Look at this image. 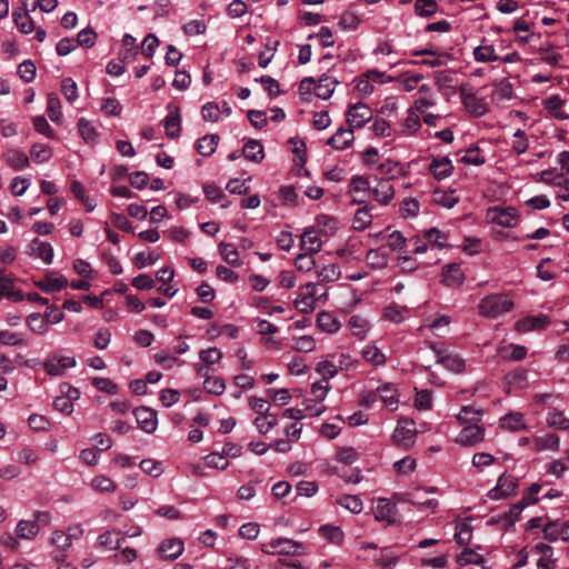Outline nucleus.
I'll return each mask as SVG.
<instances>
[{"mask_svg": "<svg viewBox=\"0 0 569 569\" xmlns=\"http://www.w3.org/2000/svg\"><path fill=\"white\" fill-rule=\"evenodd\" d=\"M513 302L506 295H490L485 297L479 303V310L482 316L497 318L502 313L509 312Z\"/></svg>", "mask_w": 569, "mask_h": 569, "instance_id": "1", "label": "nucleus"}, {"mask_svg": "<svg viewBox=\"0 0 569 569\" xmlns=\"http://www.w3.org/2000/svg\"><path fill=\"white\" fill-rule=\"evenodd\" d=\"M77 366V360L73 357L60 356L51 353L43 362V369L49 376H62L64 371Z\"/></svg>", "mask_w": 569, "mask_h": 569, "instance_id": "2", "label": "nucleus"}, {"mask_svg": "<svg viewBox=\"0 0 569 569\" xmlns=\"http://www.w3.org/2000/svg\"><path fill=\"white\" fill-rule=\"evenodd\" d=\"M409 425L413 426V420L407 418L399 420V423L392 433V441L396 446L408 449L415 443L417 432L415 429L408 428L407 426Z\"/></svg>", "mask_w": 569, "mask_h": 569, "instance_id": "3", "label": "nucleus"}, {"mask_svg": "<svg viewBox=\"0 0 569 569\" xmlns=\"http://www.w3.org/2000/svg\"><path fill=\"white\" fill-rule=\"evenodd\" d=\"M518 487V479L510 475H501L496 487L489 490L488 497L493 500L508 498Z\"/></svg>", "mask_w": 569, "mask_h": 569, "instance_id": "4", "label": "nucleus"}, {"mask_svg": "<svg viewBox=\"0 0 569 569\" xmlns=\"http://www.w3.org/2000/svg\"><path fill=\"white\" fill-rule=\"evenodd\" d=\"M431 350L437 357V362L442 365L446 369L460 373L465 369V361L453 353H448L446 350L438 348L435 343L429 345Z\"/></svg>", "mask_w": 569, "mask_h": 569, "instance_id": "5", "label": "nucleus"}, {"mask_svg": "<svg viewBox=\"0 0 569 569\" xmlns=\"http://www.w3.org/2000/svg\"><path fill=\"white\" fill-rule=\"evenodd\" d=\"M488 216L490 217L491 222L506 227L511 228L517 224L518 221V214L515 208L508 207V208H499L495 207L489 209Z\"/></svg>", "mask_w": 569, "mask_h": 569, "instance_id": "6", "label": "nucleus"}, {"mask_svg": "<svg viewBox=\"0 0 569 569\" xmlns=\"http://www.w3.org/2000/svg\"><path fill=\"white\" fill-rule=\"evenodd\" d=\"M371 109L363 103L352 104L347 111V122L352 128H361L371 119Z\"/></svg>", "mask_w": 569, "mask_h": 569, "instance_id": "7", "label": "nucleus"}, {"mask_svg": "<svg viewBox=\"0 0 569 569\" xmlns=\"http://www.w3.org/2000/svg\"><path fill=\"white\" fill-rule=\"evenodd\" d=\"M138 426L147 433H152L157 429V412L147 407H138L133 410Z\"/></svg>", "mask_w": 569, "mask_h": 569, "instance_id": "8", "label": "nucleus"}, {"mask_svg": "<svg viewBox=\"0 0 569 569\" xmlns=\"http://www.w3.org/2000/svg\"><path fill=\"white\" fill-rule=\"evenodd\" d=\"M483 429L477 423H470L462 428L456 438V442L467 447H473L483 439Z\"/></svg>", "mask_w": 569, "mask_h": 569, "instance_id": "9", "label": "nucleus"}, {"mask_svg": "<svg viewBox=\"0 0 569 569\" xmlns=\"http://www.w3.org/2000/svg\"><path fill=\"white\" fill-rule=\"evenodd\" d=\"M525 508L526 502H517L512 505L507 512L499 515L497 518H492L490 522L500 525L503 530H509L515 526L516 521L519 520Z\"/></svg>", "mask_w": 569, "mask_h": 569, "instance_id": "10", "label": "nucleus"}, {"mask_svg": "<svg viewBox=\"0 0 569 569\" xmlns=\"http://www.w3.org/2000/svg\"><path fill=\"white\" fill-rule=\"evenodd\" d=\"M67 284V279L61 274L58 276L54 271L47 272L42 280L36 282V286L46 293L59 292Z\"/></svg>", "mask_w": 569, "mask_h": 569, "instance_id": "11", "label": "nucleus"}, {"mask_svg": "<svg viewBox=\"0 0 569 569\" xmlns=\"http://www.w3.org/2000/svg\"><path fill=\"white\" fill-rule=\"evenodd\" d=\"M269 546L272 549V552H277L279 555L298 556L305 552V547L300 542L286 538L272 540Z\"/></svg>", "mask_w": 569, "mask_h": 569, "instance_id": "12", "label": "nucleus"}, {"mask_svg": "<svg viewBox=\"0 0 569 569\" xmlns=\"http://www.w3.org/2000/svg\"><path fill=\"white\" fill-rule=\"evenodd\" d=\"M169 114L163 120V126L166 129V134L169 138H177L180 134L181 130V117L179 107L173 104H168Z\"/></svg>", "mask_w": 569, "mask_h": 569, "instance_id": "13", "label": "nucleus"}, {"mask_svg": "<svg viewBox=\"0 0 569 569\" xmlns=\"http://www.w3.org/2000/svg\"><path fill=\"white\" fill-rule=\"evenodd\" d=\"M460 97L465 108L475 117H481L488 111L485 100L477 98L475 93H467L461 89Z\"/></svg>", "mask_w": 569, "mask_h": 569, "instance_id": "14", "label": "nucleus"}, {"mask_svg": "<svg viewBox=\"0 0 569 569\" xmlns=\"http://www.w3.org/2000/svg\"><path fill=\"white\" fill-rule=\"evenodd\" d=\"M442 282L449 287L462 284L465 274L457 262H451L442 267Z\"/></svg>", "mask_w": 569, "mask_h": 569, "instance_id": "15", "label": "nucleus"}, {"mask_svg": "<svg viewBox=\"0 0 569 569\" xmlns=\"http://www.w3.org/2000/svg\"><path fill=\"white\" fill-rule=\"evenodd\" d=\"M27 253L37 256L42 259L44 263L50 264L53 260V248L50 243L40 241L34 238L28 246Z\"/></svg>", "mask_w": 569, "mask_h": 569, "instance_id": "16", "label": "nucleus"}, {"mask_svg": "<svg viewBox=\"0 0 569 569\" xmlns=\"http://www.w3.org/2000/svg\"><path fill=\"white\" fill-rule=\"evenodd\" d=\"M370 192L381 204H388L395 196L393 186L388 179H380L376 187L370 188Z\"/></svg>", "mask_w": 569, "mask_h": 569, "instance_id": "17", "label": "nucleus"}, {"mask_svg": "<svg viewBox=\"0 0 569 569\" xmlns=\"http://www.w3.org/2000/svg\"><path fill=\"white\" fill-rule=\"evenodd\" d=\"M429 171L432 173L435 179L442 180L452 174L453 164L448 157L433 159L429 164Z\"/></svg>", "mask_w": 569, "mask_h": 569, "instance_id": "18", "label": "nucleus"}, {"mask_svg": "<svg viewBox=\"0 0 569 569\" xmlns=\"http://www.w3.org/2000/svg\"><path fill=\"white\" fill-rule=\"evenodd\" d=\"M353 130L339 128L337 132L327 141V144L333 149L343 150L348 148L353 141Z\"/></svg>", "mask_w": 569, "mask_h": 569, "instance_id": "19", "label": "nucleus"}, {"mask_svg": "<svg viewBox=\"0 0 569 569\" xmlns=\"http://www.w3.org/2000/svg\"><path fill=\"white\" fill-rule=\"evenodd\" d=\"M396 505L391 503L388 499L381 498L375 509V518L379 521L395 522Z\"/></svg>", "mask_w": 569, "mask_h": 569, "instance_id": "20", "label": "nucleus"}, {"mask_svg": "<svg viewBox=\"0 0 569 569\" xmlns=\"http://www.w3.org/2000/svg\"><path fill=\"white\" fill-rule=\"evenodd\" d=\"M124 538L117 530H107L98 537V546L109 550L120 549Z\"/></svg>", "mask_w": 569, "mask_h": 569, "instance_id": "21", "label": "nucleus"}, {"mask_svg": "<svg viewBox=\"0 0 569 569\" xmlns=\"http://www.w3.org/2000/svg\"><path fill=\"white\" fill-rule=\"evenodd\" d=\"M12 18L20 32L28 34L34 30V22L24 9L13 10Z\"/></svg>", "mask_w": 569, "mask_h": 569, "instance_id": "22", "label": "nucleus"}, {"mask_svg": "<svg viewBox=\"0 0 569 569\" xmlns=\"http://www.w3.org/2000/svg\"><path fill=\"white\" fill-rule=\"evenodd\" d=\"M550 322L547 316L527 317L516 323L519 331H531L543 329Z\"/></svg>", "mask_w": 569, "mask_h": 569, "instance_id": "23", "label": "nucleus"}, {"mask_svg": "<svg viewBox=\"0 0 569 569\" xmlns=\"http://www.w3.org/2000/svg\"><path fill=\"white\" fill-rule=\"evenodd\" d=\"M242 154L247 160L259 163L264 158L263 146L258 140L250 139L244 143Z\"/></svg>", "mask_w": 569, "mask_h": 569, "instance_id": "24", "label": "nucleus"}, {"mask_svg": "<svg viewBox=\"0 0 569 569\" xmlns=\"http://www.w3.org/2000/svg\"><path fill=\"white\" fill-rule=\"evenodd\" d=\"M158 551L164 559L173 560L177 559L183 551V543L178 539H170L162 542Z\"/></svg>", "mask_w": 569, "mask_h": 569, "instance_id": "25", "label": "nucleus"}, {"mask_svg": "<svg viewBox=\"0 0 569 569\" xmlns=\"http://www.w3.org/2000/svg\"><path fill=\"white\" fill-rule=\"evenodd\" d=\"M219 140L218 134H206L197 141L196 150L199 154L209 157L216 151Z\"/></svg>", "mask_w": 569, "mask_h": 569, "instance_id": "26", "label": "nucleus"}, {"mask_svg": "<svg viewBox=\"0 0 569 569\" xmlns=\"http://www.w3.org/2000/svg\"><path fill=\"white\" fill-rule=\"evenodd\" d=\"M0 295L12 300L22 301L23 295L20 290L13 289V280L0 271Z\"/></svg>", "mask_w": 569, "mask_h": 569, "instance_id": "27", "label": "nucleus"}, {"mask_svg": "<svg viewBox=\"0 0 569 569\" xmlns=\"http://www.w3.org/2000/svg\"><path fill=\"white\" fill-rule=\"evenodd\" d=\"M378 398L391 410H396L398 406L397 390L393 385L386 383L379 387L376 391Z\"/></svg>", "mask_w": 569, "mask_h": 569, "instance_id": "28", "label": "nucleus"}, {"mask_svg": "<svg viewBox=\"0 0 569 569\" xmlns=\"http://www.w3.org/2000/svg\"><path fill=\"white\" fill-rule=\"evenodd\" d=\"M338 83H339L338 80H336L327 74H322L319 78L318 86L316 87V96L322 100L329 99L335 91V86Z\"/></svg>", "mask_w": 569, "mask_h": 569, "instance_id": "29", "label": "nucleus"}, {"mask_svg": "<svg viewBox=\"0 0 569 569\" xmlns=\"http://www.w3.org/2000/svg\"><path fill=\"white\" fill-rule=\"evenodd\" d=\"M301 249L312 254L321 250V241L313 230H306L302 233Z\"/></svg>", "mask_w": 569, "mask_h": 569, "instance_id": "30", "label": "nucleus"}, {"mask_svg": "<svg viewBox=\"0 0 569 569\" xmlns=\"http://www.w3.org/2000/svg\"><path fill=\"white\" fill-rule=\"evenodd\" d=\"M218 249L219 253L228 264L232 267H240L242 264V262L239 259L238 251L233 244L220 242Z\"/></svg>", "mask_w": 569, "mask_h": 569, "instance_id": "31", "label": "nucleus"}, {"mask_svg": "<svg viewBox=\"0 0 569 569\" xmlns=\"http://www.w3.org/2000/svg\"><path fill=\"white\" fill-rule=\"evenodd\" d=\"M366 259L371 268L382 269L387 267L389 257L387 252L380 249H370L366 254Z\"/></svg>", "mask_w": 569, "mask_h": 569, "instance_id": "32", "label": "nucleus"}, {"mask_svg": "<svg viewBox=\"0 0 569 569\" xmlns=\"http://www.w3.org/2000/svg\"><path fill=\"white\" fill-rule=\"evenodd\" d=\"M317 326L328 333L338 331L340 325L331 313L322 311L317 317Z\"/></svg>", "mask_w": 569, "mask_h": 569, "instance_id": "33", "label": "nucleus"}, {"mask_svg": "<svg viewBox=\"0 0 569 569\" xmlns=\"http://www.w3.org/2000/svg\"><path fill=\"white\" fill-rule=\"evenodd\" d=\"M40 530V525L37 522L20 520L17 525V536L21 539H32Z\"/></svg>", "mask_w": 569, "mask_h": 569, "instance_id": "34", "label": "nucleus"}, {"mask_svg": "<svg viewBox=\"0 0 569 569\" xmlns=\"http://www.w3.org/2000/svg\"><path fill=\"white\" fill-rule=\"evenodd\" d=\"M500 426L502 428L517 431L525 429L523 417L519 412H511L500 419Z\"/></svg>", "mask_w": 569, "mask_h": 569, "instance_id": "35", "label": "nucleus"}, {"mask_svg": "<svg viewBox=\"0 0 569 569\" xmlns=\"http://www.w3.org/2000/svg\"><path fill=\"white\" fill-rule=\"evenodd\" d=\"M513 96L512 84L508 80H501L495 83V89L492 91V98L502 101L510 100Z\"/></svg>", "mask_w": 569, "mask_h": 569, "instance_id": "36", "label": "nucleus"}, {"mask_svg": "<svg viewBox=\"0 0 569 569\" xmlns=\"http://www.w3.org/2000/svg\"><path fill=\"white\" fill-rule=\"evenodd\" d=\"M372 217L369 213L368 207L358 209L355 213L352 227L355 230L362 231L371 224Z\"/></svg>", "mask_w": 569, "mask_h": 569, "instance_id": "37", "label": "nucleus"}, {"mask_svg": "<svg viewBox=\"0 0 569 569\" xmlns=\"http://www.w3.org/2000/svg\"><path fill=\"white\" fill-rule=\"evenodd\" d=\"M378 170L382 176H385L383 179H388L389 181L402 173L400 163L390 159L380 163Z\"/></svg>", "mask_w": 569, "mask_h": 569, "instance_id": "38", "label": "nucleus"}, {"mask_svg": "<svg viewBox=\"0 0 569 569\" xmlns=\"http://www.w3.org/2000/svg\"><path fill=\"white\" fill-rule=\"evenodd\" d=\"M482 415L481 409H477L473 406H463L457 416L459 422L462 423H472L478 422Z\"/></svg>", "mask_w": 569, "mask_h": 569, "instance_id": "39", "label": "nucleus"}, {"mask_svg": "<svg viewBox=\"0 0 569 569\" xmlns=\"http://www.w3.org/2000/svg\"><path fill=\"white\" fill-rule=\"evenodd\" d=\"M78 131L86 142H93L98 137L97 130L93 127L92 122L84 118L79 119Z\"/></svg>", "mask_w": 569, "mask_h": 569, "instance_id": "40", "label": "nucleus"}, {"mask_svg": "<svg viewBox=\"0 0 569 569\" xmlns=\"http://www.w3.org/2000/svg\"><path fill=\"white\" fill-rule=\"evenodd\" d=\"M473 57L478 62H491L499 59V57L496 54L493 46H479L475 48Z\"/></svg>", "mask_w": 569, "mask_h": 569, "instance_id": "41", "label": "nucleus"}, {"mask_svg": "<svg viewBox=\"0 0 569 569\" xmlns=\"http://www.w3.org/2000/svg\"><path fill=\"white\" fill-rule=\"evenodd\" d=\"M436 0H416L415 12L420 17H431L437 12Z\"/></svg>", "mask_w": 569, "mask_h": 569, "instance_id": "42", "label": "nucleus"}, {"mask_svg": "<svg viewBox=\"0 0 569 569\" xmlns=\"http://www.w3.org/2000/svg\"><path fill=\"white\" fill-rule=\"evenodd\" d=\"M203 389L212 395H221L224 392L226 383L220 377H207L203 381Z\"/></svg>", "mask_w": 569, "mask_h": 569, "instance_id": "43", "label": "nucleus"}, {"mask_svg": "<svg viewBox=\"0 0 569 569\" xmlns=\"http://www.w3.org/2000/svg\"><path fill=\"white\" fill-rule=\"evenodd\" d=\"M338 503L352 513H359L362 510V501L357 496L345 495L338 499Z\"/></svg>", "mask_w": 569, "mask_h": 569, "instance_id": "44", "label": "nucleus"}, {"mask_svg": "<svg viewBox=\"0 0 569 569\" xmlns=\"http://www.w3.org/2000/svg\"><path fill=\"white\" fill-rule=\"evenodd\" d=\"M319 533L331 543H339L343 538V533L339 527L329 525L321 526L319 528Z\"/></svg>", "mask_w": 569, "mask_h": 569, "instance_id": "45", "label": "nucleus"}, {"mask_svg": "<svg viewBox=\"0 0 569 569\" xmlns=\"http://www.w3.org/2000/svg\"><path fill=\"white\" fill-rule=\"evenodd\" d=\"M61 92L69 102H74L78 99V86L72 78H64L61 81Z\"/></svg>", "mask_w": 569, "mask_h": 569, "instance_id": "46", "label": "nucleus"}, {"mask_svg": "<svg viewBox=\"0 0 569 569\" xmlns=\"http://www.w3.org/2000/svg\"><path fill=\"white\" fill-rule=\"evenodd\" d=\"M47 112L51 121L58 122L61 117L60 100L53 92L48 94Z\"/></svg>", "mask_w": 569, "mask_h": 569, "instance_id": "47", "label": "nucleus"}, {"mask_svg": "<svg viewBox=\"0 0 569 569\" xmlns=\"http://www.w3.org/2000/svg\"><path fill=\"white\" fill-rule=\"evenodd\" d=\"M96 39H97V33L94 32V30L92 28L88 27V28L82 29L77 34V44L76 46L91 48L94 46Z\"/></svg>", "mask_w": 569, "mask_h": 569, "instance_id": "48", "label": "nucleus"}, {"mask_svg": "<svg viewBox=\"0 0 569 569\" xmlns=\"http://www.w3.org/2000/svg\"><path fill=\"white\" fill-rule=\"evenodd\" d=\"M30 156L37 162H46L51 158V150L47 144L34 143L31 147Z\"/></svg>", "mask_w": 569, "mask_h": 569, "instance_id": "49", "label": "nucleus"}, {"mask_svg": "<svg viewBox=\"0 0 569 569\" xmlns=\"http://www.w3.org/2000/svg\"><path fill=\"white\" fill-rule=\"evenodd\" d=\"M295 266L299 271L308 272L315 268L316 260L313 259L312 253L306 251L296 257Z\"/></svg>", "mask_w": 569, "mask_h": 569, "instance_id": "50", "label": "nucleus"}, {"mask_svg": "<svg viewBox=\"0 0 569 569\" xmlns=\"http://www.w3.org/2000/svg\"><path fill=\"white\" fill-rule=\"evenodd\" d=\"M340 267L336 263H331L329 266H325L321 270L318 271V277L323 282H332L340 278Z\"/></svg>", "mask_w": 569, "mask_h": 569, "instance_id": "51", "label": "nucleus"}, {"mask_svg": "<svg viewBox=\"0 0 569 569\" xmlns=\"http://www.w3.org/2000/svg\"><path fill=\"white\" fill-rule=\"evenodd\" d=\"M362 357L365 358L366 361L375 366L382 365L386 361L385 355L373 346L365 348L362 350Z\"/></svg>", "mask_w": 569, "mask_h": 569, "instance_id": "52", "label": "nucleus"}, {"mask_svg": "<svg viewBox=\"0 0 569 569\" xmlns=\"http://www.w3.org/2000/svg\"><path fill=\"white\" fill-rule=\"evenodd\" d=\"M7 162L16 170H21L29 164L28 157L21 151H11L7 156Z\"/></svg>", "mask_w": 569, "mask_h": 569, "instance_id": "53", "label": "nucleus"}, {"mask_svg": "<svg viewBox=\"0 0 569 569\" xmlns=\"http://www.w3.org/2000/svg\"><path fill=\"white\" fill-rule=\"evenodd\" d=\"M457 562L460 566H466L469 563L481 565L483 562V557L471 549H465L457 558Z\"/></svg>", "mask_w": 569, "mask_h": 569, "instance_id": "54", "label": "nucleus"}, {"mask_svg": "<svg viewBox=\"0 0 569 569\" xmlns=\"http://www.w3.org/2000/svg\"><path fill=\"white\" fill-rule=\"evenodd\" d=\"M18 74L27 83L33 81L34 78H36V66H34V63L31 60H24L18 67Z\"/></svg>", "mask_w": 569, "mask_h": 569, "instance_id": "55", "label": "nucleus"}, {"mask_svg": "<svg viewBox=\"0 0 569 569\" xmlns=\"http://www.w3.org/2000/svg\"><path fill=\"white\" fill-rule=\"evenodd\" d=\"M159 46V40L153 33H148L141 44V53L150 59L153 57L156 48Z\"/></svg>", "mask_w": 569, "mask_h": 569, "instance_id": "56", "label": "nucleus"}, {"mask_svg": "<svg viewBox=\"0 0 569 569\" xmlns=\"http://www.w3.org/2000/svg\"><path fill=\"white\" fill-rule=\"evenodd\" d=\"M27 325L29 326L31 331L38 335H42L47 331V322L41 317L40 313H31L30 316H28Z\"/></svg>", "mask_w": 569, "mask_h": 569, "instance_id": "57", "label": "nucleus"}, {"mask_svg": "<svg viewBox=\"0 0 569 569\" xmlns=\"http://www.w3.org/2000/svg\"><path fill=\"white\" fill-rule=\"evenodd\" d=\"M425 237L427 241L431 243L433 247L443 248L447 246L445 243V241L447 240V236L437 228H431L428 231H426Z\"/></svg>", "mask_w": 569, "mask_h": 569, "instance_id": "58", "label": "nucleus"}, {"mask_svg": "<svg viewBox=\"0 0 569 569\" xmlns=\"http://www.w3.org/2000/svg\"><path fill=\"white\" fill-rule=\"evenodd\" d=\"M159 260V254L154 251L146 254L144 252H139L136 254L133 259V263L138 269L146 268L147 266L154 264Z\"/></svg>", "mask_w": 569, "mask_h": 569, "instance_id": "59", "label": "nucleus"}, {"mask_svg": "<svg viewBox=\"0 0 569 569\" xmlns=\"http://www.w3.org/2000/svg\"><path fill=\"white\" fill-rule=\"evenodd\" d=\"M465 164L481 166L485 163V157L479 154L478 147H470L466 150V154L460 159Z\"/></svg>", "mask_w": 569, "mask_h": 569, "instance_id": "60", "label": "nucleus"}, {"mask_svg": "<svg viewBox=\"0 0 569 569\" xmlns=\"http://www.w3.org/2000/svg\"><path fill=\"white\" fill-rule=\"evenodd\" d=\"M92 385L98 390L109 395H116L118 392V386L108 378L96 377L92 379Z\"/></svg>", "mask_w": 569, "mask_h": 569, "instance_id": "61", "label": "nucleus"}, {"mask_svg": "<svg viewBox=\"0 0 569 569\" xmlns=\"http://www.w3.org/2000/svg\"><path fill=\"white\" fill-rule=\"evenodd\" d=\"M203 120L217 122L219 120L220 109L216 102H207L201 108Z\"/></svg>", "mask_w": 569, "mask_h": 569, "instance_id": "62", "label": "nucleus"}, {"mask_svg": "<svg viewBox=\"0 0 569 569\" xmlns=\"http://www.w3.org/2000/svg\"><path fill=\"white\" fill-rule=\"evenodd\" d=\"M139 466L143 472L152 477H159L163 471L161 468V463L152 459H143L141 460Z\"/></svg>", "mask_w": 569, "mask_h": 569, "instance_id": "63", "label": "nucleus"}, {"mask_svg": "<svg viewBox=\"0 0 569 569\" xmlns=\"http://www.w3.org/2000/svg\"><path fill=\"white\" fill-rule=\"evenodd\" d=\"M548 425L561 430H569V419L562 412H551L548 417Z\"/></svg>", "mask_w": 569, "mask_h": 569, "instance_id": "64", "label": "nucleus"}]
</instances>
